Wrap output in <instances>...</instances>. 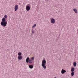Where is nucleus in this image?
I'll return each mask as SVG.
<instances>
[{
    "label": "nucleus",
    "instance_id": "1",
    "mask_svg": "<svg viewBox=\"0 0 78 78\" xmlns=\"http://www.w3.org/2000/svg\"><path fill=\"white\" fill-rule=\"evenodd\" d=\"M1 24L2 26L5 27L7 25V21H6V19L5 18H3L2 19V22L1 23Z\"/></svg>",
    "mask_w": 78,
    "mask_h": 78
},
{
    "label": "nucleus",
    "instance_id": "2",
    "mask_svg": "<svg viewBox=\"0 0 78 78\" xmlns=\"http://www.w3.org/2000/svg\"><path fill=\"white\" fill-rule=\"evenodd\" d=\"M41 65H46V60H42Z\"/></svg>",
    "mask_w": 78,
    "mask_h": 78
},
{
    "label": "nucleus",
    "instance_id": "3",
    "mask_svg": "<svg viewBox=\"0 0 78 78\" xmlns=\"http://www.w3.org/2000/svg\"><path fill=\"white\" fill-rule=\"evenodd\" d=\"M26 10L27 11L30 10V6H29V5L26 6Z\"/></svg>",
    "mask_w": 78,
    "mask_h": 78
},
{
    "label": "nucleus",
    "instance_id": "4",
    "mask_svg": "<svg viewBox=\"0 0 78 78\" xmlns=\"http://www.w3.org/2000/svg\"><path fill=\"white\" fill-rule=\"evenodd\" d=\"M51 23H55V19L53 18L51 19Z\"/></svg>",
    "mask_w": 78,
    "mask_h": 78
},
{
    "label": "nucleus",
    "instance_id": "5",
    "mask_svg": "<svg viewBox=\"0 0 78 78\" xmlns=\"http://www.w3.org/2000/svg\"><path fill=\"white\" fill-rule=\"evenodd\" d=\"M14 9L15 11H16L17 9H18V5H15V7H14Z\"/></svg>",
    "mask_w": 78,
    "mask_h": 78
},
{
    "label": "nucleus",
    "instance_id": "6",
    "mask_svg": "<svg viewBox=\"0 0 78 78\" xmlns=\"http://www.w3.org/2000/svg\"><path fill=\"white\" fill-rule=\"evenodd\" d=\"M66 72V70H64V69H62L61 71V73L62 74H64V73Z\"/></svg>",
    "mask_w": 78,
    "mask_h": 78
},
{
    "label": "nucleus",
    "instance_id": "7",
    "mask_svg": "<svg viewBox=\"0 0 78 78\" xmlns=\"http://www.w3.org/2000/svg\"><path fill=\"white\" fill-rule=\"evenodd\" d=\"M29 67L30 69H32L33 68V65H29Z\"/></svg>",
    "mask_w": 78,
    "mask_h": 78
},
{
    "label": "nucleus",
    "instance_id": "8",
    "mask_svg": "<svg viewBox=\"0 0 78 78\" xmlns=\"http://www.w3.org/2000/svg\"><path fill=\"white\" fill-rule=\"evenodd\" d=\"M29 60H30V58L28 57L26 59V62L27 63H28L29 62Z\"/></svg>",
    "mask_w": 78,
    "mask_h": 78
},
{
    "label": "nucleus",
    "instance_id": "9",
    "mask_svg": "<svg viewBox=\"0 0 78 78\" xmlns=\"http://www.w3.org/2000/svg\"><path fill=\"white\" fill-rule=\"evenodd\" d=\"M41 66L43 67L44 69L43 68V70H44V69H46V66L45 65H41Z\"/></svg>",
    "mask_w": 78,
    "mask_h": 78
},
{
    "label": "nucleus",
    "instance_id": "10",
    "mask_svg": "<svg viewBox=\"0 0 78 78\" xmlns=\"http://www.w3.org/2000/svg\"><path fill=\"white\" fill-rule=\"evenodd\" d=\"M29 62L30 64H32L33 63V61L31 59H30L29 61Z\"/></svg>",
    "mask_w": 78,
    "mask_h": 78
},
{
    "label": "nucleus",
    "instance_id": "11",
    "mask_svg": "<svg viewBox=\"0 0 78 78\" xmlns=\"http://www.w3.org/2000/svg\"><path fill=\"white\" fill-rule=\"evenodd\" d=\"M71 71L73 72H74L75 71V68L74 67L72 68L71 69Z\"/></svg>",
    "mask_w": 78,
    "mask_h": 78
},
{
    "label": "nucleus",
    "instance_id": "12",
    "mask_svg": "<svg viewBox=\"0 0 78 78\" xmlns=\"http://www.w3.org/2000/svg\"><path fill=\"white\" fill-rule=\"evenodd\" d=\"M73 66L74 67H76V62H73Z\"/></svg>",
    "mask_w": 78,
    "mask_h": 78
},
{
    "label": "nucleus",
    "instance_id": "13",
    "mask_svg": "<svg viewBox=\"0 0 78 78\" xmlns=\"http://www.w3.org/2000/svg\"><path fill=\"white\" fill-rule=\"evenodd\" d=\"M73 11L74 12H75V13H77L78 11H77V10L76 9H73Z\"/></svg>",
    "mask_w": 78,
    "mask_h": 78
},
{
    "label": "nucleus",
    "instance_id": "14",
    "mask_svg": "<svg viewBox=\"0 0 78 78\" xmlns=\"http://www.w3.org/2000/svg\"><path fill=\"white\" fill-rule=\"evenodd\" d=\"M18 59H19L20 60H21V59H22V56H19L18 57Z\"/></svg>",
    "mask_w": 78,
    "mask_h": 78
},
{
    "label": "nucleus",
    "instance_id": "15",
    "mask_svg": "<svg viewBox=\"0 0 78 78\" xmlns=\"http://www.w3.org/2000/svg\"><path fill=\"white\" fill-rule=\"evenodd\" d=\"M18 56H21V55H22V53H21V52H19L18 53Z\"/></svg>",
    "mask_w": 78,
    "mask_h": 78
},
{
    "label": "nucleus",
    "instance_id": "16",
    "mask_svg": "<svg viewBox=\"0 0 78 78\" xmlns=\"http://www.w3.org/2000/svg\"><path fill=\"white\" fill-rule=\"evenodd\" d=\"M71 76H73L74 75V72H72L71 73Z\"/></svg>",
    "mask_w": 78,
    "mask_h": 78
},
{
    "label": "nucleus",
    "instance_id": "17",
    "mask_svg": "<svg viewBox=\"0 0 78 78\" xmlns=\"http://www.w3.org/2000/svg\"><path fill=\"white\" fill-rule=\"evenodd\" d=\"M36 24H35L32 27V28H35V27H36Z\"/></svg>",
    "mask_w": 78,
    "mask_h": 78
},
{
    "label": "nucleus",
    "instance_id": "18",
    "mask_svg": "<svg viewBox=\"0 0 78 78\" xmlns=\"http://www.w3.org/2000/svg\"><path fill=\"white\" fill-rule=\"evenodd\" d=\"M32 33H34V30H33V29H32Z\"/></svg>",
    "mask_w": 78,
    "mask_h": 78
},
{
    "label": "nucleus",
    "instance_id": "19",
    "mask_svg": "<svg viewBox=\"0 0 78 78\" xmlns=\"http://www.w3.org/2000/svg\"><path fill=\"white\" fill-rule=\"evenodd\" d=\"M4 17L5 18H7V15H5L4 16Z\"/></svg>",
    "mask_w": 78,
    "mask_h": 78
},
{
    "label": "nucleus",
    "instance_id": "20",
    "mask_svg": "<svg viewBox=\"0 0 78 78\" xmlns=\"http://www.w3.org/2000/svg\"><path fill=\"white\" fill-rule=\"evenodd\" d=\"M31 60H34V57H32L31 58Z\"/></svg>",
    "mask_w": 78,
    "mask_h": 78
},
{
    "label": "nucleus",
    "instance_id": "21",
    "mask_svg": "<svg viewBox=\"0 0 78 78\" xmlns=\"http://www.w3.org/2000/svg\"><path fill=\"white\" fill-rule=\"evenodd\" d=\"M54 78H57L56 77H55Z\"/></svg>",
    "mask_w": 78,
    "mask_h": 78
},
{
    "label": "nucleus",
    "instance_id": "22",
    "mask_svg": "<svg viewBox=\"0 0 78 78\" xmlns=\"http://www.w3.org/2000/svg\"><path fill=\"white\" fill-rule=\"evenodd\" d=\"M45 0L46 1V0Z\"/></svg>",
    "mask_w": 78,
    "mask_h": 78
}]
</instances>
